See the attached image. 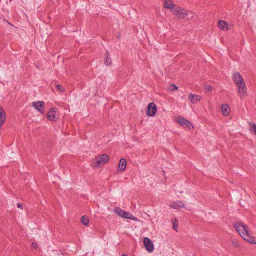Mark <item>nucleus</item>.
I'll return each mask as SVG.
<instances>
[{"label":"nucleus","mask_w":256,"mask_h":256,"mask_svg":"<svg viewBox=\"0 0 256 256\" xmlns=\"http://www.w3.org/2000/svg\"><path fill=\"white\" fill-rule=\"evenodd\" d=\"M114 212L118 216L122 218L130 219L135 221L138 220V218L134 216L130 212H127L119 207H116L114 210Z\"/></svg>","instance_id":"nucleus-2"},{"label":"nucleus","mask_w":256,"mask_h":256,"mask_svg":"<svg viewBox=\"0 0 256 256\" xmlns=\"http://www.w3.org/2000/svg\"><path fill=\"white\" fill-rule=\"evenodd\" d=\"M173 14L179 18H184L188 16L186 10L181 8H176L173 10Z\"/></svg>","instance_id":"nucleus-6"},{"label":"nucleus","mask_w":256,"mask_h":256,"mask_svg":"<svg viewBox=\"0 0 256 256\" xmlns=\"http://www.w3.org/2000/svg\"><path fill=\"white\" fill-rule=\"evenodd\" d=\"M164 8H166L172 9L174 7V5L170 0H164Z\"/></svg>","instance_id":"nucleus-18"},{"label":"nucleus","mask_w":256,"mask_h":256,"mask_svg":"<svg viewBox=\"0 0 256 256\" xmlns=\"http://www.w3.org/2000/svg\"><path fill=\"white\" fill-rule=\"evenodd\" d=\"M6 120V114L2 108L0 106V128Z\"/></svg>","instance_id":"nucleus-12"},{"label":"nucleus","mask_w":256,"mask_h":256,"mask_svg":"<svg viewBox=\"0 0 256 256\" xmlns=\"http://www.w3.org/2000/svg\"><path fill=\"white\" fill-rule=\"evenodd\" d=\"M253 131H254V132L256 134V125H254L253 127Z\"/></svg>","instance_id":"nucleus-26"},{"label":"nucleus","mask_w":256,"mask_h":256,"mask_svg":"<svg viewBox=\"0 0 256 256\" xmlns=\"http://www.w3.org/2000/svg\"><path fill=\"white\" fill-rule=\"evenodd\" d=\"M57 112L56 108H52L47 114V117L50 120L54 121L57 118Z\"/></svg>","instance_id":"nucleus-10"},{"label":"nucleus","mask_w":256,"mask_h":256,"mask_svg":"<svg viewBox=\"0 0 256 256\" xmlns=\"http://www.w3.org/2000/svg\"><path fill=\"white\" fill-rule=\"evenodd\" d=\"M205 88L208 92H210L212 90V86L209 85L206 86Z\"/></svg>","instance_id":"nucleus-24"},{"label":"nucleus","mask_w":256,"mask_h":256,"mask_svg":"<svg viewBox=\"0 0 256 256\" xmlns=\"http://www.w3.org/2000/svg\"><path fill=\"white\" fill-rule=\"evenodd\" d=\"M234 228L246 241L252 244H256L254 238L250 234L246 225L242 222H237L234 224Z\"/></svg>","instance_id":"nucleus-1"},{"label":"nucleus","mask_w":256,"mask_h":256,"mask_svg":"<svg viewBox=\"0 0 256 256\" xmlns=\"http://www.w3.org/2000/svg\"><path fill=\"white\" fill-rule=\"evenodd\" d=\"M157 108L154 102H150L148 106L147 114L148 116H154L156 112Z\"/></svg>","instance_id":"nucleus-8"},{"label":"nucleus","mask_w":256,"mask_h":256,"mask_svg":"<svg viewBox=\"0 0 256 256\" xmlns=\"http://www.w3.org/2000/svg\"><path fill=\"white\" fill-rule=\"evenodd\" d=\"M238 90V93L240 98H244L247 95L246 83L244 80L235 83Z\"/></svg>","instance_id":"nucleus-3"},{"label":"nucleus","mask_w":256,"mask_h":256,"mask_svg":"<svg viewBox=\"0 0 256 256\" xmlns=\"http://www.w3.org/2000/svg\"><path fill=\"white\" fill-rule=\"evenodd\" d=\"M122 256H126V254H122Z\"/></svg>","instance_id":"nucleus-29"},{"label":"nucleus","mask_w":256,"mask_h":256,"mask_svg":"<svg viewBox=\"0 0 256 256\" xmlns=\"http://www.w3.org/2000/svg\"><path fill=\"white\" fill-rule=\"evenodd\" d=\"M32 105L38 111L40 112L42 114H44L45 104L44 102L38 101V102H32Z\"/></svg>","instance_id":"nucleus-7"},{"label":"nucleus","mask_w":256,"mask_h":256,"mask_svg":"<svg viewBox=\"0 0 256 256\" xmlns=\"http://www.w3.org/2000/svg\"><path fill=\"white\" fill-rule=\"evenodd\" d=\"M176 121L182 127L191 130L194 128L192 124L182 116H179L176 118Z\"/></svg>","instance_id":"nucleus-4"},{"label":"nucleus","mask_w":256,"mask_h":256,"mask_svg":"<svg viewBox=\"0 0 256 256\" xmlns=\"http://www.w3.org/2000/svg\"><path fill=\"white\" fill-rule=\"evenodd\" d=\"M56 88L61 92H64V88L62 85H60V84L56 85Z\"/></svg>","instance_id":"nucleus-22"},{"label":"nucleus","mask_w":256,"mask_h":256,"mask_svg":"<svg viewBox=\"0 0 256 256\" xmlns=\"http://www.w3.org/2000/svg\"><path fill=\"white\" fill-rule=\"evenodd\" d=\"M174 220H176V222H178V220L176 218H174Z\"/></svg>","instance_id":"nucleus-28"},{"label":"nucleus","mask_w":256,"mask_h":256,"mask_svg":"<svg viewBox=\"0 0 256 256\" xmlns=\"http://www.w3.org/2000/svg\"><path fill=\"white\" fill-rule=\"evenodd\" d=\"M126 165V160L124 158L120 160L118 164V168L120 170H125Z\"/></svg>","instance_id":"nucleus-17"},{"label":"nucleus","mask_w":256,"mask_h":256,"mask_svg":"<svg viewBox=\"0 0 256 256\" xmlns=\"http://www.w3.org/2000/svg\"><path fill=\"white\" fill-rule=\"evenodd\" d=\"M96 164L95 166H102L109 161V157L106 154H102L100 156L96 158Z\"/></svg>","instance_id":"nucleus-5"},{"label":"nucleus","mask_w":256,"mask_h":256,"mask_svg":"<svg viewBox=\"0 0 256 256\" xmlns=\"http://www.w3.org/2000/svg\"><path fill=\"white\" fill-rule=\"evenodd\" d=\"M222 110L224 116H228L230 112V108L226 104H222Z\"/></svg>","instance_id":"nucleus-16"},{"label":"nucleus","mask_w":256,"mask_h":256,"mask_svg":"<svg viewBox=\"0 0 256 256\" xmlns=\"http://www.w3.org/2000/svg\"><path fill=\"white\" fill-rule=\"evenodd\" d=\"M218 26L220 30L224 32H226L228 30V24L224 20H219L218 23Z\"/></svg>","instance_id":"nucleus-14"},{"label":"nucleus","mask_w":256,"mask_h":256,"mask_svg":"<svg viewBox=\"0 0 256 256\" xmlns=\"http://www.w3.org/2000/svg\"><path fill=\"white\" fill-rule=\"evenodd\" d=\"M80 220H81V222L84 225H86V226H88L90 222V220H89L88 218L85 216H82Z\"/></svg>","instance_id":"nucleus-19"},{"label":"nucleus","mask_w":256,"mask_h":256,"mask_svg":"<svg viewBox=\"0 0 256 256\" xmlns=\"http://www.w3.org/2000/svg\"><path fill=\"white\" fill-rule=\"evenodd\" d=\"M106 58L105 60V64L106 66H109L112 64V60H111V58L108 56V50L106 52Z\"/></svg>","instance_id":"nucleus-20"},{"label":"nucleus","mask_w":256,"mask_h":256,"mask_svg":"<svg viewBox=\"0 0 256 256\" xmlns=\"http://www.w3.org/2000/svg\"><path fill=\"white\" fill-rule=\"evenodd\" d=\"M178 89V87L174 84H171L168 87V90L171 92L176 90Z\"/></svg>","instance_id":"nucleus-21"},{"label":"nucleus","mask_w":256,"mask_h":256,"mask_svg":"<svg viewBox=\"0 0 256 256\" xmlns=\"http://www.w3.org/2000/svg\"><path fill=\"white\" fill-rule=\"evenodd\" d=\"M31 248L32 249H37L38 248V244H36V242H32V245H31Z\"/></svg>","instance_id":"nucleus-23"},{"label":"nucleus","mask_w":256,"mask_h":256,"mask_svg":"<svg viewBox=\"0 0 256 256\" xmlns=\"http://www.w3.org/2000/svg\"><path fill=\"white\" fill-rule=\"evenodd\" d=\"M232 79L234 83L238 82V81H242L244 80L242 76L238 72H234L233 74Z\"/></svg>","instance_id":"nucleus-15"},{"label":"nucleus","mask_w":256,"mask_h":256,"mask_svg":"<svg viewBox=\"0 0 256 256\" xmlns=\"http://www.w3.org/2000/svg\"><path fill=\"white\" fill-rule=\"evenodd\" d=\"M144 243L146 249L150 252H152L154 250V244L150 240L146 237L144 238Z\"/></svg>","instance_id":"nucleus-9"},{"label":"nucleus","mask_w":256,"mask_h":256,"mask_svg":"<svg viewBox=\"0 0 256 256\" xmlns=\"http://www.w3.org/2000/svg\"><path fill=\"white\" fill-rule=\"evenodd\" d=\"M17 206H18V208H22V204H17Z\"/></svg>","instance_id":"nucleus-27"},{"label":"nucleus","mask_w":256,"mask_h":256,"mask_svg":"<svg viewBox=\"0 0 256 256\" xmlns=\"http://www.w3.org/2000/svg\"><path fill=\"white\" fill-rule=\"evenodd\" d=\"M177 226L178 224H176V223L174 222L172 226L173 229L176 231Z\"/></svg>","instance_id":"nucleus-25"},{"label":"nucleus","mask_w":256,"mask_h":256,"mask_svg":"<svg viewBox=\"0 0 256 256\" xmlns=\"http://www.w3.org/2000/svg\"><path fill=\"white\" fill-rule=\"evenodd\" d=\"M170 208H172L178 209L179 208H182L184 207V204L182 201L178 200V201H176L174 202L171 204L170 205Z\"/></svg>","instance_id":"nucleus-13"},{"label":"nucleus","mask_w":256,"mask_h":256,"mask_svg":"<svg viewBox=\"0 0 256 256\" xmlns=\"http://www.w3.org/2000/svg\"><path fill=\"white\" fill-rule=\"evenodd\" d=\"M188 98L192 104H196L200 100L201 97L198 95L190 94L188 96Z\"/></svg>","instance_id":"nucleus-11"}]
</instances>
